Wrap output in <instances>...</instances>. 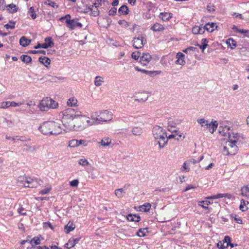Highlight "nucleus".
<instances>
[{
	"label": "nucleus",
	"mask_w": 249,
	"mask_h": 249,
	"mask_svg": "<svg viewBox=\"0 0 249 249\" xmlns=\"http://www.w3.org/2000/svg\"><path fill=\"white\" fill-rule=\"evenodd\" d=\"M38 130L44 135H57L62 133L63 128L57 122L46 121L39 126Z\"/></svg>",
	"instance_id": "nucleus-1"
},
{
	"label": "nucleus",
	"mask_w": 249,
	"mask_h": 249,
	"mask_svg": "<svg viewBox=\"0 0 249 249\" xmlns=\"http://www.w3.org/2000/svg\"><path fill=\"white\" fill-rule=\"evenodd\" d=\"M77 112L75 109L71 108H68L61 112V122L64 131L67 132L69 128H73L72 123L77 117Z\"/></svg>",
	"instance_id": "nucleus-2"
},
{
	"label": "nucleus",
	"mask_w": 249,
	"mask_h": 249,
	"mask_svg": "<svg viewBox=\"0 0 249 249\" xmlns=\"http://www.w3.org/2000/svg\"><path fill=\"white\" fill-rule=\"evenodd\" d=\"M153 135L160 148H163L167 144V134L165 130L159 125L155 126L153 128Z\"/></svg>",
	"instance_id": "nucleus-3"
},
{
	"label": "nucleus",
	"mask_w": 249,
	"mask_h": 249,
	"mask_svg": "<svg viewBox=\"0 0 249 249\" xmlns=\"http://www.w3.org/2000/svg\"><path fill=\"white\" fill-rule=\"evenodd\" d=\"M89 118L85 116H80L77 114L74 122L72 123V127L69 128L68 131L76 130L81 131L83 130L87 126L92 124Z\"/></svg>",
	"instance_id": "nucleus-4"
},
{
	"label": "nucleus",
	"mask_w": 249,
	"mask_h": 249,
	"mask_svg": "<svg viewBox=\"0 0 249 249\" xmlns=\"http://www.w3.org/2000/svg\"><path fill=\"white\" fill-rule=\"evenodd\" d=\"M58 106L57 102L49 97L43 98L40 102L39 108L41 111H47L50 108H56Z\"/></svg>",
	"instance_id": "nucleus-5"
},
{
	"label": "nucleus",
	"mask_w": 249,
	"mask_h": 249,
	"mask_svg": "<svg viewBox=\"0 0 249 249\" xmlns=\"http://www.w3.org/2000/svg\"><path fill=\"white\" fill-rule=\"evenodd\" d=\"M146 40L142 35L134 37L133 40V46L136 49L142 48L146 43Z\"/></svg>",
	"instance_id": "nucleus-6"
},
{
	"label": "nucleus",
	"mask_w": 249,
	"mask_h": 249,
	"mask_svg": "<svg viewBox=\"0 0 249 249\" xmlns=\"http://www.w3.org/2000/svg\"><path fill=\"white\" fill-rule=\"evenodd\" d=\"M235 141L234 140L232 142H226L225 148H228L229 150V152H227L226 154V155H235L237 151L238 147L237 144H235Z\"/></svg>",
	"instance_id": "nucleus-7"
},
{
	"label": "nucleus",
	"mask_w": 249,
	"mask_h": 249,
	"mask_svg": "<svg viewBox=\"0 0 249 249\" xmlns=\"http://www.w3.org/2000/svg\"><path fill=\"white\" fill-rule=\"evenodd\" d=\"M65 22L67 24V27L71 30L76 27H82V24L80 22H77L75 19H67Z\"/></svg>",
	"instance_id": "nucleus-8"
},
{
	"label": "nucleus",
	"mask_w": 249,
	"mask_h": 249,
	"mask_svg": "<svg viewBox=\"0 0 249 249\" xmlns=\"http://www.w3.org/2000/svg\"><path fill=\"white\" fill-rule=\"evenodd\" d=\"M177 60L175 61V63L177 65H179L184 66L186 62L184 60L185 55L180 52L178 53L176 55Z\"/></svg>",
	"instance_id": "nucleus-9"
},
{
	"label": "nucleus",
	"mask_w": 249,
	"mask_h": 249,
	"mask_svg": "<svg viewBox=\"0 0 249 249\" xmlns=\"http://www.w3.org/2000/svg\"><path fill=\"white\" fill-rule=\"evenodd\" d=\"M152 59V57L148 53H143L140 57V62L143 66L146 65L149 63Z\"/></svg>",
	"instance_id": "nucleus-10"
},
{
	"label": "nucleus",
	"mask_w": 249,
	"mask_h": 249,
	"mask_svg": "<svg viewBox=\"0 0 249 249\" xmlns=\"http://www.w3.org/2000/svg\"><path fill=\"white\" fill-rule=\"evenodd\" d=\"M101 119L103 122H107L112 119V114L111 112L108 110H104L100 112Z\"/></svg>",
	"instance_id": "nucleus-11"
},
{
	"label": "nucleus",
	"mask_w": 249,
	"mask_h": 249,
	"mask_svg": "<svg viewBox=\"0 0 249 249\" xmlns=\"http://www.w3.org/2000/svg\"><path fill=\"white\" fill-rule=\"evenodd\" d=\"M81 237L76 238H70L68 243L65 244V247L70 249L71 248L73 247L76 244H77L80 241Z\"/></svg>",
	"instance_id": "nucleus-12"
},
{
	"label": "nucleus",
	"mask_w": 249,
	"mask_h": 249,
	"mask_svg": "<svg viewBox=\"0 0 249 249\" xmlns=\"http://www.w3.org/2000/svg\"><path fill=\"white\" fill-rule=\"evenodd\" d=\"M38 182L36 179L32 178L30 177H27L26 184L25 187L34 188L36 187L38 185Z\"/></svg>",
	"instance_id": "nucleus-13"
},
{
	"label": "nucleus",
	"mask_w": 249,
	"mask_h": 249,
	"mask_svg": "<svg viewBox=\"0 0 249 249\" xmlns=\"http://www.w3.org/2000/svg\"><path fill=\"white\" fill-rule=\"evenodd\" d=\"M101 4L100 3L95 2L91 7V11L90 15L93 17H97L99 15L100 11L98 10V7L99 5Z\"/></svg>",
	"instance_id": "nucleus-14"
},
{
	"label": "nucleus",
	"mask_w": 249,
	"mask_h": 249,
	"mask_svg": "<svg viewBox=\"0 0 249 249\" xmlns=\"http://www.w3.org/2000/svg\"><path fill=\"white\" fill-rule=\"evenodd\" d=\"M217 25L216 23L214 22H208L206 23L204 26V29L205 31H207L209 32H213L215 29H216Z\"/></svg>",
	"instance_id": "nucleus-15"
},
{
	"label": "nucleus",
	"mask_w": 249,
	"mask_h": 249,
	"mask_svg": "<svg viewBox=\"0 0 249 249\" xmlns=\"http://www.w3.org/2000/svg\"><path fill=\"white\" fill-rule=\"evenodd\" d=\"M192 32L194 35L203 34L205 32L203 26L202 25L194 26L192 29Z\"/></svg>",
	"instance_id": "nucleus-16"
},
{
	"label": "nucleus",
	"mask_w": 249,
	"mask_h": 249,
	"mask_svg": "<svg viewBox=\"0 0 249 249\" xmlns=\"http://www.w3.org/2000/svg\"><path fill=\"white\" fill-rule=\"evenodd\" d=\"M91 118L93 121L94 123L101 124L103 122L102 119H101L100 112H94L92 114Z\"/></svg>",
	"instance_id": "nucleus-17"
},
{
	"label": "nucleus",
	"mask_w": 249,
	"mask_h": 249,
	"mask_svg": "<svg viewBox=\"0 0 249 249\" xmlns=\"http://www.w3.org/2000/svg\"><path fill=\"white\" fill-rule=\"evenodd\" d=\"M75 228V224L71 221H69L68 223L64 227V231L66 233L68 234L71 231L74 230V229Z\"/></svg>",
	"instance_id": "nucleus-18"
},
{
	"label": "nucleus",
	"mask_w": 249,
	"mask_h": 249,
	"mask_svg": "<svg viewBox=\"0 0 249 249\" xmlns=\"http://www.w3.org/2000/svg\"><path fill=\"white\" fill-rule=\"evenodd\" d=\"M172 14L168 12H161L159 15L160 18L164 21H168L172 18Z\"/></svg>",
	"instance_id": "nucleus-19"
},
{
	"label": "nucleus",
	"mask_w": 249,
	"mask_h": 249,
	"mask_svg": "<svg viewBox=\"0 0 249 249\" xmlns=\"http://www.w3.org/2000/svg\"><path fill=\"white\" fill-rule=\"evenodd\" d=\"M151 30L154 32H161L165 29L164 26L161 24L156 22L151 27Z\"/></svg>",
	"instance_id": "nucleus-20"
},
{
	"label": "nucleus",
	"mask_w": 249,
	"mask_h": 249,
	"mask_svg": "<svg viewBox=\"0 0 249 249\" xmlns=\"http://www.w3.org/2000/svg\"><path fill=\"white\" fill-rule=\"evenodd\" d=\"M197 122L201 125V127L204 128V130L208 129V126H210L209 121L204 119H198Z\"/></svg>",
	"instance_id": "nucleus-21"
},
{
	"label": "nucleus",
	"mask_w": 249,
	"mask_h": 249,
	"mask_svg": "<svg viewBox=\"0 0 249 249\" xmlns=\"http://www.w3.org/2000/svg\"><path fill=\"white\" fill-rule=\"evenodd\" d=\"M98 143L101 146L106 147L109 146L111 143V140L108 137H104Z\"/></svg>",
	"instance_id": "nucleus-22"
},
{
	"label": "nucleus",
	"mask_w": 249,
	"mask_h": 249,
	"mask_svg": "<svg viewBox=\"0 0 249 249\" xmlns=\"http://www.w3.org/2000/svg\"><path fill=\"white\" fill-rule=\"evenodd\" d=\"M142 128L139 126H135L132 128L131 132L134 136H140L142 133Z\"/></svg>",
	"instance_id": "nucleus-23"
},
{
	"label": "nucleus",
	"mask_w": 249,
	"mask_h": 249,
	"mask_svg": "<svg viewBox=\"0 0 249 249\" xmlns=\"http://www.w3.org/2000/svg\"><path fill=\"white\" fill-rule=\"evenodd\" d=\"M38 61L47 68L48 67L51 63L50 59L45 56H40L38 59Z\"/></svg>",
	"instance_id": "nucleus-24"
},
{
	"label": "nucleus",
	"mask_w": 249,
	"mask_h": 249,
	"mask_svg": "<svg viewBox=\"0 0 249 249\" xmlns=\"http://www.w3.org/2000/svg\"><path fill=\"white\" fill-rule=\"evenodd\" d=\"M126 218L128 221L139 222L141 219V217L136 214H129L126 216Z\"/></svg>",
	"instance_id": "nucleus-25"
},
{
	"label": "nucleus",
	"mask_w": 249,
	"mask_h": 249,
	"mask_svg": "<svg viewBox=\"0 0 249 249\" xmlns=\"http://www.w3.org/2000/svg\"><path fill=\"white\" fill-rule=\"evenodd\" d=\"M210 126H208V129L211 133H213L218 126V123L216 121H212L211 123H210Z\"/></svg>",
	"instance_id": "nucleus-26"
},
{
	"label": "nucleus",
	"mask_w": 249,
	"mask_h": 249,
	"mask_svg": "<svg viewBox=\"0 0 249 249\" xmlns=\"http://www.w3.org/2000/svg\"><path fill=\"white\" fill-rule=\"evenodd\" d=\"M239 138V135L238 133H232V134H229V141L232 142L234 140L235 141V144H237L238 142V139Z\"/></svg>",
	"instance_id": "nucleus-27"
},
{
	"label": "nucleus",
	"mask_w": 249,
	"mask_h": 249,
	"mask_svg": "<svg viewBox=\"0 0 249 249\" xmlns=\"http://www.w3.org/2000/svg\"><path fill=\"white\" fill-rule=\"evenodd\" d=\"M30 43L31 40L27 39L25 36H22L19 40V43L23 47L28 46Z\"/></svg>",
	"instance_id": "nucleus-28"
},
{
	"label": "nucleus",
	"mask_w": 249,
	"mask_h": 249,
	"mask_svg": "<svg viewBox=\"0 0 249 249\" xmlns=\"http://www.w3.org/2000/svg\"><path fill=\"white\" fill-rule=\"evenodd\" d=\"M7 10L11 13H14L18 11L17 6L14 4H10L6 6Z\"/></svg>",
	"instance_id": "nucleus-29"
},
{
	"label": "nucleus",
	"mask_w": 249,
	"mask_h": 249,
	"mask_svg": "<svg viewBox=\"0 0 249 249\" xmlns=\"http://www.w3.org/2000/svg\"><path fill=\"white\" fill-rule=\"evenodd\" d=\"M227 196H228V194H218L216 195L206 197H205V199H214L225 197H226Z\"/></svg>",
	"instance_id": "nucleus-30"
},
{
	"label": "nucleus",
	"mask_w": 249,
	"mask_h": 249,
	"mask_svg": "<svg viewBox=\"0 0 249 249\" xmlns=\"http://www.w3.org/2000/svg\"><path fill=\"white\" fill-rule=\"evenodd\" d=\"M118 13L120 14L126 15L128 14V8L127 6L124 5L118 10Z\"/></svg>",
	"instance_id": "nucleus-31"
},
{
	"label": "nucleus",
	"mask_w": 249,
	"mask_h": 249,
	"mask_svg": "<svg viewBox=\"0 0 249 249\" xmlns=\"http://www.w3.org/2000/svg\"><path fill=\"white\" fill-rule=\"evenodd\" d=\"M151 207V205L149 203H146L140 207V211L142 212H148Z\"/></svg>",
	"instance_id": "nucleus-32"
},
{
	"label": "nucleus",
	"mask_w": 249,
	"mask_h": 249,
	"mask_svg": "<svg viewBox=\"0 0 249 249\" xmlns=\"http://www.w3.org/2000/svg\"><path fill=\"white\" fill-rule=\"evenodd\" d=\"M20 59L22 62L26 64H29L32 62V58L30 56L28 55H22L20 56Z\"/></svg>",
	"instance_id": "nucleus-33"
},
{
	"label": "nucleus",
	"mask_w": 249,
	"mask_h": 249,
	"mask_svg": "<svg viewBox=\"0 0 249 249\" xmlns=\"http://www.w3.org/2000/svg\"><path fill=\"white\" fill-rule=\"evenodd\" d=\"M226 43L231 49H233L236 46V42L231 38L227 39Z\"/></svg>",
	"instance_id": "nucleus-34"
},
{
	"label": "nucleus",
	"mask_w": 249,
	"mask_h": 249,
	"mask_svg": "<svg viewBox=\"0 0 249 249\" xmlns=\"http://www.w3.org/2000/svg\"><path fill=\"white\" fill-rule=\"evenodd\" d=\"M104 78L100 76H96L94 80V84L97 87H99L104 83Z\"/></svg>",
	"instance_id": "nucleus-35"
},
{
	"label": "nucleus",
	"mask_w": 249,
	"mask_h": 249,
	"mask_svg": "<svg viewBox=\"0 0 249 249\" xmlns=\"http://www.w3.org/2000/svg\"><path fill=\"white\" fill-rule=\"evenodd\" d=\"M125 194L123 188L117 189L115 191V195L118 198H122Z\"/></svg>",
	"instance_id": "nucleus-36"
},
{
	"label": "nucleus",
	"mask_w": 249,
	"mask_h": 249,
	"mask_svg": "<svg viewBox=\"0 0 249 249\" xmlns=\"http://www.w3.org/2000/svg\"><path fill=\"white\" fill-rule=\"evenodd\" d=\"M30 244H31L33 246V249H34L35 248H36V247L34 246L33 244H34L35 245H37L40 244V240L39 238L36 236L32 240H31V241H30Z\"/></svg>",
	"instance_id": "nucleus-37"
},
{
	"label": "nucleus",
	"mask_w": 249,
	"mask_h": 249,
	"mask_svg": "<svg viewBox=\"0 0 249 249\" xmlns=\"http://www.w3.org/2000/svg\"><path fill=\"white\" fill-rule=\"evenodd\" d=\"M142 72L149 75L150 77H154L156 74H160V71H151L144 70H142Z\"/></svg>",
	"instance_id": "nucleus-38"
},
{
	"label": "nucleus",
	"mask_w": 249,
	"mask_h": 249,
	"mask_svg": "<svg viewBox=\"0 0 249 249\" xmlns=\"http://www.w3.org/2000/svg\"><path fill=\"white\" fill-rule=\"evenodd\" d=\"M148 232V228L140 229L137 232V235L139 237H144Z\"/></svg>",
	"instance_id": "nucleus-39"
},
{
	"label": "nucleus",
	"mask_w": 249,
	"mask_h": 249,
	"mask_svg": "<svg viewBox=\"0 0 249 249\" xmlns=\"http://www.w3.org/2000/svg\"><path fill=\"white\" fill-rule=\"evenodd\" d=\"M77 100L74 97L70 98L67 104L69 106L76 107L77 106Z\"/></svg>",
	"instance_id": "nucleus-40"
},
{
	"label": "nucleus",
	"mask_w": 249,
	"mask_h": 249,
	"mask_svg": "<svg viewBox=\"0 0 249 249\" xmlns=\"http://www.w3.org/2000/svg\"><path fill=\"white\" fill-rule=\"evenodd\" d=\"M247 203L248 204H249V202L248 201H247ZM246 201L244 199H241V204L239 206V209L242 212L246 211L248 209L246 206Z\"/></svg>",
	"instance_id": "nucleus-41"
},
{
	"label": "nucleus",
	"mask_w": 249,
	"mask_h": 249,
	"mask_svg": "<svg viewBox=\"0 0 249 249\" xmlns=\"http://www.w3.org/2000/svg\"><path fill=\"white\" fill-rule=\"evenodd\" d=\"M201 41L202 44L201 45L197 44L196 46H198L199 48L202 49V51H203L207 46L208 40L206 38H203L202 39Z\"/></svg>",
	"instance_id": "nucleus-42"
},
{
	"label": "nucleus",
	"mask_w": 249,
	"mask_h": 249,
	"mask_svg": "<svg viewBox=\"0 0 249 249\" xmlns=\"http://www.w3.org/2000/svg\"><path fill=\"white\" fill-rule=\"evenodd\" d=\"M26 180H27V176H20L18 178V182L19 183H21L24 187H25V185L26 184Z\"/></svg>",
	"instance_id": "nucleus-43"
},
{
	"label": "nucleus",
	"mask_w": 249,
	"mask_h": 249,
	"mask_svg": "<svg viewBox=\"0 0 249 249\" xmlns=\"http://www.w3.org/2000/svg\"><path fill=\"white\" fill-rule=\"evenodd\" d=\"M44 4L49 6H50L54 8H57L58 7V5L54 1H52L50 0H47L44 2Z\"/></svg>",
	"instance_id": "nucleus-44"
},
{
	"label": "nucleus",
	"mask_w": 249,
	"mask_h": 249,
	"mask_svg": "<svg viewBox=\"0 0 249 249\" xmlns=\"http://www.w3.org/2000/svg\"><path fill=\"white\" fill-rule=\"evenodd\" d=\"M45 44H46V45H49L48 44H50V46H49V47H52L54 45V43L52 40V37H47L45 38Z\"/></svg>",
	"instance_id": "nucleus-45"
},
{
	"label": "nucleus",
	"mask_w": 249,
	"mask_h": 249,
	"mask_svg": "<svg viewBox=\"0 0 249 249\" xmlns=\"http://www.w3.org/2000/svg\"><path fill=\"white\" fill-rule=\"evenodd\" d=\"M69 146L70 147H76L78 145V140L72 139L69 142Z\"/></svg>",
	"instance_id": "nucleus-46"
},
{
	"label": "nucleus",
	"mask_w": 249,
	"mask_h": 249,
	"mask_svg": "<svg viewBox=\"0 0 249 249\" xmlns=\"http://www.w3.org/2000/svg\"><path fill=\"white\" fill-rule=\"evenodd\" d=\"M16 22L13 21L12 20H10L9 22V23L5 24L4 25V27L7 29H13L15 27Z\"/></svg>",
	"instance_id": "nucleus-47"
},
{
	"label": "nucleus",
	"mask_w": 249,
	"mask_h": 249,
	"mask_svg": "<svg viewBox=\"0 0 249 249\" xmlns=\"http://www.w3.org/2000/svg\"><path fill=\"white\" fill-rule=\"evenodd\" d=\"M206 202V200L199 201L198 202V206H200L201 207L203 208L205 210H208L209 209V207H207V203Z\"/></svg>",
	"instance_id": "nucleus-48"
},
{
	"label": "nucleus",
	"mask_w": 249,
	"mask_h": 249,
	"mask_svg": "<svg viewBox=\"0 0 249 249\" xmlns=\"http://www.w3.org/2000/svg\"><path fill=\"white\" fill-rule=\"evenodd\" d=\"M29 13L32 19H34L36 18V14L35 13V9L33 7L30 8Z\"/></svg>",
	"instance_id": "nucleus-49"
},
{
	"label": "nucleus",
	"mask_w": 249,
	"mask_h": 249,
	"mask_svg": "<svg viewBox=\"0 0 249 249\" xmlns=\"http://www.w3.org/2000/svg\"><path fill=\"white\" fill-rule=\"evenodd\" d=\"M217 247L220 249H224L227 248V244H225L222 240L219 241L217 243Z\"/></svg>",
	"instance_id": "nucleus-50"
},
{
	"label": "nucleus",
	"mask_w": 249,
	"mask_h": 249,
	"mask_svg": "<svg viewBox=\"0 0 249 249\" xmlns=\"http://www.w3.org/2000/svg\"><path fill=\"white\" fill-rule=\"evenodd\" d=\"M10 107V101L3 102L0 103V108H6Z\"/></svg>",
	"instance_id": "nucleus-51"
},
{
	"label": "nucleus",
	"mask_w": 249,
	"mask_h": 249,
	"mask_svg": "<svg viewBox=\"0 0 249 249\" xmlns=\"http://www.w3.org/2000/svg\"><path fill=\"white\" fill-rule=\"evenodd\" d=\"M196 50H197L196 48L190 46V47L187 48L186 49H185L184 50H183L182 51H183V52H184L186 53H187L190 51L196 52Z\"/></svg>",
	"instance_id": "nucleus-52"
},
{
	"label": "nucleus",
	"mask_w": 249,
	"mask_h": 249,
	"mask_svg": "<svg viewBox=\"0 0 249 249\" xmlns=\"http://www.w3.org/2000/svg\"><path fill=\"white\" fill-rule=\"evenodd\" d=\"M49 45H46L45 43H38L36 46L34 47V48L36 49H38V48H44V49H47L49 47V46H50V44H48Z\"/></svg>",
	"instance_id": "nucleus-53"
},
{
	"label": "nucleus",
	"mask_w": 249,
	"mask_h": 249,
	"mask_svg": "<svg viewBox=\"0 0 249 249\" xmlns=\"http://www.w3.org/2000/svg\"><path fill=\"white\" fill-rule=\"evenodd\" d=\"M231 218L234 219V220L236 221V223H237L238 224L242 223V220L240 217H237L236 215L233 214H231Z\"/></svg>",
	"instance_id": "nucleus-54"
},
{
	"label": "nucleus",
	"mask_w": 249,
	"mask_h": 249,
	"mask_svg": "<svg viewBox=\"0 0 249 249\" xmlns=\"http://www.w3.org/2000/svg\"><path fill=\"white\" fill-rule=\"evenodd\" d=\"M141 53L139 51L132 53L131 56L135 60H138L140 57Z\"/></svg>",
	"instance_id": "nucleus-55"
},
{
	"label": "nucleus",
	"mask_w": 249,
	"mask_h": 249,
	"mask_svg": "<svg viewBox=\"0 0 249 249\" xmlns=\"http://www.w3.org/2000/svg\"><path fill=\"white\" fill-rule=\"evenodd\" d=\"M118 23L119 25L125 28H127L129 26L127 22L125 20H120L118 21Z\"/></svg>",
	"instance_id": "nucleus-56"
},
{
	"label": "nucleus",
	"mask_w": 249,
	"mask_h": 249,
	"mask_svg": "<svg viewBox=\"0 0 249 249\" xmlns=\"http://www.w3.org/2000/svg\"><path fill=\"white\" fill-rule=\"evenodd\" d=\"M78 163H79V164L80 165H82L83 166L87 165L89 163V162L88 161V160L86 159H80L79 160Z\"/></svg>",
	"instance_id": "nucleus-57"
},
{
	"label": "nucleus",
	"mask_w": 249,
	"mask_h": 249,
	"mask_svg": "<svg viewBox=\"0 0 249 249\" xmlns=\"http://www.w3.org/2000/svg\"><path fill=\"white\" fill-rule=\"evenodd\" d=\"M88 142L87 141L85 140H78V145H83L84 146H86L88 145Z\"/></svg>",
	"instance_id": "nucleus-58"
},
{
	"label": "nucleus",
	"mask_w": 249,
	"mask_h": 249,
	"mask_svg": "<svg viewBox=\"0 0 249 249\" xmlns=\"http://www.w3.org/2000/svg\"><path fill=\"white\" fill-rule=\"evenodd\" d=\"M50 188H45L39 192V194L42 195L47 194L50 192Z\"/></svg>",
	"instance_id": "nucleus-59"
},
{
	"label": "nucleus",
	"mask_w": 249,
	"mask_h": 249,
	"mask_svg": "<svg viewBox=\"0 0 249 249\" xmlns=\"http://www.w3.org/2000/svg\"><path fill=\"white\" fill-rule=\"evenodd\" d=\"M18 212L19 214L22 215H26L27 213L25 212H24V209L22 207H20L18 209Z\"/></svg>",
	"instance_id": "nucleus-60"
},
{
	"label": "nucleus",
	"mask_w": 249,
	"mask_h": 249,
	"mask_svg": "<svg viewBox=\"0 0 249 249\" xmlns=\"http://www.w3.org/2000/svg\"><path fill=\"white\" fill-rule=\"evenodd\" d=\"M207 9L210 12H213L215 11V8L214 5L213 4H209L207 6Z\"/></svg>",
	"instance_id": "nucleus-61"
},
{
	"label": "nucleus",
	"mask_w": 249,
	"mask_h": 249,
	"mask_svg": "<svg viewBox=\"0 0 249 249\" xmlns=\"http://www.w3.org/2000/svg\"><path fill=\"white\" fill-rule=\"evenodd\" d=\"M7 5H5L4 0H0V10H4L6 7Z\"/></svg>",
	"instance_id": "nucleus-62"
},
{
	"label": "nucleus",
	"mask_w": 249,
	"mask_h": 249,
	"mask_svg": "<svg viewBox=\"0 0 249 249\" xmlns=\"http://www.w3.org/2000/svg\"><path fill=\"white\" fill-rule=\"evenodd\" d=\"M117 13V8L113 7L108 12V15L109 16H114Z\"/></svg>",
	"instance_id": "nucleus-63"
},
{
	"label": "nucleus",
	"mask_w": 249,
	"mask_h": 249,
	"mask_svg": "<svg viewBox=\"0 0 249 249\" xmlns=\"http://www.w3.org/2000/svg\"><path fill=\"white\" fill-rule=\"evenodd\" d=\"M79 181L77 179H74L70 182V184L71 187H76L78 186Z\"/></svg>",
	"instance_id": "nucleus-64"
}]
</instances>
